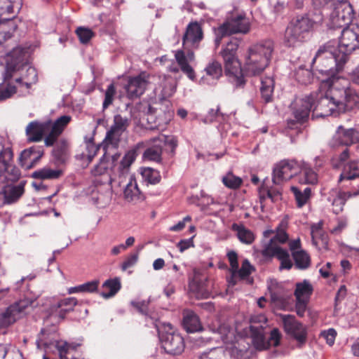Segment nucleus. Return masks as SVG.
Listing matches in <instances>:
<instances>
[{
    "label": "nucleus",
    "instance_id": "f257e3e1",
    "mask_svg": "<svg viewBox=\"0 0 359 359\" xmlns=\"http://www.w3.org/2000/svg\"><path fill=\"white\" fill-rule=\"evenodd\" d=\"M319 91L318 97H315L318 100L312 111L313 116H337L359 107V95L347 79L322 81Z\"/></svg>",
    "mask_w": 359,
    "mask_h": 359
},
{
    "label": "nucleus",
    "instance_id": "f03ea898",
    "mask_svg": "<svg viewBox=\"0 0 359 359\" xmlns=\"http://www.w3.org/2000/svg\"><path fill=\"white\" fill-rule=\"evenodd\" d=\"M359 46H323L320 48L313 60L317 70L328 76L325 81L339 78L336 74L341 72L349 60L350 55Z\"/></svg>",
    "mask_w": 359,
    "mask_h": 359
},
{
    "label": "nucleus",
    "instance_id": "7ed1b4c3",
    "mask_svg": "<svg viewBox=\"0 0 359 359\" xmlns=\"http://www.w3.org/2000/svg\"><path fill=\"white\" fill-rule=\"evenodd\" d=\"M27 47L15 46L6 55V71L4 74L5 88H0V102L11 97L16 93V87L10 82L13 74L28 63Z\"/></svg>",
    "mask_w": 359,
    "mask_h": 359
},
{
    "label": "nucleus",
    "instance_id": "20e7f679",
    "mask_svg": "<svg viewBox=\"0 0 359 359\" xmlns=\"http://www.w3.org/2000/svg\"><path fill=\"white\" fill-rule=\"evenodd\" d=\"M285 226L283 222H280L276 229V235L264 245L260 252L266 259L277 258L280 262V270H290L293 266L288 251L279 245V244L285 243L289 239V236L285 229Z\"/></svg>",
    "mask_w": 359,
    "mask_h": 359
},
{
    "label": "nucleus",
    "instance_id": "39448f33",
    "mask_svg": "<svg viewBox=\"0 0 359 359\" xmlns=\"http://www.w3.org/2000/svg\"><path fill=\"white\" fill-rule=\"evenodd\" d=\"M272 52L271 46L250 47L244 63L245 74L253 76L262 74L269 65Z\"/></svg>",
    "mask_w": 359,
    "mask_h": 359
},
{
    "label": "nucleus",
    "instance_id": "423d86ee",
    "mask_svg": "<svg viewBox=\"0 0 359 359\" xmlns=\"http://www.w3.org/2000/svg\"><path fill=\"white\" fill-rule=\"evenodd\" d=\"M315 103V95L312 93L309 95L295 97L290 105L292 118L287 120V128L297 129L299 126L306 123Z\"/></svg>",
    "mask_w": 359,
    "mask_h": 359
},
{
    "label": "nucleus",
    "instance_id": "0eeeda50",
    "mask_svg": "<svg viewBox=\"0 0 359 359\" xmlns=\"http://www.w3.org/2000/svg\"><path fill=\"white\" fill-rule=\"evenodd\" d=\"M237 48L231 46L224 48L219 54L222 57L224 65V73L229 81L236 88L243 87L245 84L243 70L237 55Z\"/></svg>",
    "mask_w": 359,
    "mask_h": 359
},
{
    "label": "nucleus",
    "instance_id": "6e6552de",
    "mask_svg": "<svg viewBox=\"0 0 359 359\" xmlns=\"http://www.w3.org/2000/svg\"><path fill=\"white\" fill-rule=\"evenodd\" d=\"M318 20H314L305 15H299L292 19L285 32L287 42L290 43L304 42L315 25L322 21L321 16H318Z\"/></svg>",
    "mask_w": 359,
    "mask_h": 359
},
{
    "label": "nucleus",
    "instance_id": "1a4fd4ad",
    "mask_svg": "<svg viewBox=\"0 0 359 359\" xmlns=\"http://www.w3.org/2000/svg\"><path fill=\"white\" fill-rule=\"evenodd\" d=\"M20 0H0V35L4 39H11L17 28L13 21L15 8L19 9Z\"/></svg>",
    "mask_w": 359,
    "mask_h": 359
},
{
    "label": "nucleus",
    "instance_id": "9d476101",
    "mask_svg": "<svg viewBox=\"0 0 359 359\" xmlns=\"http://www.w3.org/2000/svg\"><path fill=\"white\" fill-rule=\"evenodd\" d=\"M154 326L159 332L162 347L167 353L177 355L183 353L185 348L184 338L181 334L173 331L170 323L164 324V328L166 330L165 333L161 332L159 325L156 322Z\"/></svg>",
    "mask_w": 359,
    "mask_h": 359
},
{
    "label": "nucleus",
    "instance_id": "9b49d317",
    "mask_svg": "<svg viewBox=\"0 0 359 359\" xmlns=\"http://www.w3.org/2000/svg\"><path fill=\"white\" fill-rule=\"evenodd\" d=\"M333 11L330 15V26L332 29L349 26L354 18L352 6L345 0L333 4Z\"/></svg>",
    "mask_w": 359,
    "mask_h": 359
},
{
    "label": "nucleus",
    "instance_id": "f8f14e48",
    "mask_svg": "<svg viewBox=\"0 0 359 359\" xmlns=\"http://www.w3.org/2000/svg\"><path fill=\"white\" fill-rule=\"evenodd\" d=\"M130 125V119L121 114H116L114 116L113 123L107 131L104 138V148L111 146L116 148L121 140V136L126 132Z\"/></svg>",
    "mask_w": 359,
    "mask_h": 359
},
{
    "label": "nucleus",
    "instance_id": "ddd939ff",
    "mask_svg": "<svg viewBox=\"0 0 359 359\" xmlns=\"http://www.w3.org/2000/svg\"><path fill=\"white\" fill-rule=\"evenodd\" d=\"M250 330L252 342L258 349H267L271 346H278L280 344L281 334L278 328H273L270 333V337L266 339L262 325L250 326Z\"/></svg>",
    "mask_w": 359,
    "mask_h": 359
},
{
    "label": "nucleus",
    "instance_id": "4468645a",
    "mask_svg": "<svg viewBox=\"0 0 359 359\" xmlns=\"http://www.w3.org/2000/svg\"><path fill=\"white\" fill-rule=\"evenodd\" d=\"M299 172V163L295 161L283 160L275 165L272 181L279 185L290 180Z\"/></svg>",
    "mask_w": 359,
    "mask_h": 359
},
{
    "label": "nucleus",
    "instance_id": "2eb2a0df",
    "mask_svg": "<svg viewBox=\"0 0 359 359\" xmlns=\"http://www.w3.org/2000/svg\"><path fill=\"white\" fill-rule=\"evenodd\" d=\"M285 331L287 334L293 337L300 344L306 341L307 333L304 326L297 321L292 316H285L283 318Z\"/></svg>",
    "mask_w": 359,
    "mask_h": 359
},
{
    "label": "nucleus",
    "instance_id": "dca6fc26",
    "mask_svg": "<svg viewBox=\"0 0 359 359\" xmlns=\"http://www.w3.org/2000/svg\"><path fill=\"white\" fill-rule=\"evenodd\" d=\"M149 77L148 73L142 72L139 75L129 79L126 86V90L130 99L139 97L144 93L148 83Z\"/></svg>",
    "mask_w": 359,
    "mask_h": 359
},
{
    "label": "nucleus",
    "instance_id": "f3484780",
    "mask_svg": "<svg viewBox=\"0 0 359 359\" xmlns=\"http://www.w3.org/2000/svg\"><path fill=\"white\" fill-rule=\"evenodd\" d=\"M27 306L28 302L26 300H20L8 306L4 312L0 313V327H8L15 323Z\"/></svg>",
    "mask_w": 359,
    "mask_h": 359
},
{
    "label": "nucleus",
    "instance_id": "a211bd4d",
    "mask_svg": "<svg viewBox=\"0 0 359 359\" xmlns=\"http://www.w3.org/2000/svg\"><path fill=\"white\" fill-rule=\"evenodd\" d=\"M70 121L71 117L67 115L60 116L54 123L50 121L49 130L48 131L49 133L44 140L46 147H51L55 143Z\"/></svg>",
    "mask_w": 359,
    "mask_h": 359
},
{
    "label": "nucleus",
    "instance_id": "6ab92c4d",
    "mask_svg": "<svg viewBox=\"0 0 359 359\" xmlns=\"http://www.w3.org/2000/svg\"><path fill=\"white\" fill-rule=\"evenodd\" d=\"M226 22L232 34H248L250 30L251 24L245 13H232Z\"/></svg>",
    "mask_w": 359,
    "mask_h": 359
},
{
    "label": "nucleus",
    "instance_id": "aec40b11",
    "mask_svg": "<svg viewBox=\"0 0 359 359\" xmlns=\"http://www.w3.org/2000/svg\"><path fill=\"white\" fill-rule=\"evenodd\" d=\"M333 140L337 145L350 146L359 141L358 133L353 128H345L343 126H339L333 137Z\"/></svg>",
    "mask_w": 359,
    "mask_h": 359
},
{
    "label": "nucleus",
    "instance_id": "412c9836",
    "mask_svg": "<svg viewBox=\"0 0 359 359\" xmlns=\"http://www.w3.org/2000/svg\"><path fill=\"white\" fill-rule=\"evenodd\" d=\"M13 157L12 149L9 147L4 148L0 151V161H2L5 165V169L0 172V176L6 172L8 174L6 178L15 182L20 177V171L15 166L9 164V161L13 159Z\"/></svg>",
    "mask_w": 359,
    "mask_h": 359
},
{
    "label": "nucleus",
    "instance_id": "4be33fe9",
    "mask_svg": "<svg viewBox=\"0 0 359 359\" xmlns=\"http://www.w3.org/2000/svg\"><path fill=\"white\" fill-rule=\"evenodd\" d=\"M50 121L39 122L34 121L30 122L26 127V135L27 140L31 142H40L45 133L49 130Z\"/></svg>",
    "mask_w": 359,
    "mask_h": 359
},
{
    "label": "nucleus",
    "instance_id": "5701e85b",
    "mask_svg": "<svg viewBox=\"0 0 359 359\" xmlns=\"http://www.w3.org/2000/svg\"><path fill=\"white\" fill-rule=\"evenodd\" d=\"M77 302L75 297L62 299L50 306V316L63 320L69 312L74 310Z\"/></svg>",
    "mask_w": 359,
    "mask_h": 359
},
{
    "label": "nucleus",
    "instance_id": "b1692460",
    "mask_svg": "<svg viewBox=\"0 0 359 359\" xmlns=\"http://www.w3.org/2000/svg\"><path fill=\"white\" fill-rule=\"evenodd\" d=\"M203 39V31L201 25L197 21L189 22L182 38V45L186 43L198 44Z\"/></svg>",
    "mask_w": 359,
    "mask_h": 359
},
{
    "label": "nucleus",
    "instance_id": "393cba45",
    "mask_svg": "<svg viewBox=\"0 0 359 359\" xmlns=\"http://www.w3.org/2000/svg\"><path fill=\"white\" fill-rule=\"evenodd\" d=\"M120 154H115L111 156V161L113 164V168L116 169L120 174H124L126 171H128L130 166L135 161L137 156V149L133 148L128 151L121 161L116 164V162L120 158Z\"/></svg>",
    "mask_w": 359,
    "mask_h": 359
},
{
    "label": "nucleus",
    "instance_id": "a878e982",
    "mask_svg": "<svg viewBox=\"0 0 359 359\" xmlns=\"http://www.w3.org/2000/svg\"><path fill=\"white\" fill-rule=\"evenodd\" d=\"M182 326L187 332L190 333L199 332L203 330V326L198 316L191 310L184 311Z\"/></svg>",
    "mask_w": 359,
    "mask_h": 359
},
{
    "label": "nucleus",
    "instance_id": "bb28decb",
    "mask_svg": "<svg viewBox=\"0 0 359 359\" xmlns=\"http://www.w3.org/2000/svg\"><path fill=\"white\" fill-rule=\"evenodd\" d=\"M25 192V183L20 182L16 186L8 185L4 187L3 194L4 203L12 204L19 200Z\"/></svg>",
    "mask_w": 359,
    "mask_h": 359
},
{
    "label": "nucleus",
    "instance_id": "cd10ccee",
    "mask_svg": "<svg viewBox=\"0 0 359 359\" xmlns=\"http://www.w3.org/2000/svg\"><path fill=\"white\" fill-rule=\"evenodd\" d=\"M338 45H351L354 42L359 43V27L353 25L342 27Z\"/></svg>",
    "mask_w": 359,
    "mask_h": 359
},
{
    "label": "nucleus",
    "instance_id": "c85d7f7f",
    "mask_svg": "<svg viewBox=\"0 0 359 359\" xmlns=\"http://www.w3.org/2000/svg\"><path fill=\"white\" fill-rule=\"evenodd\" d=\"M189 286L190 290L195 294L197 298L207 299L210 297V292L205 282L198 276H194Z\"/></svg>",
    "mask_w": 359,
    "mask_h": 359
},
{
    "label": "nucleus",
    "instance_id": "c756f323",
    "mask_svg": "<svg viewBox=\"0 0 359 359\" xmlns=\"http://www.w3.org/2000/svg\"><path fill=\"white\" fill-rule=\"evenodd\" d=\"M124 197L128 201H135L142 199L137 181L133 175H130L129 181L124 189Z\"/></svg>",
    "mask_w": 359,
    "mask_h": 359
},
{
    "label": "nucleus",
    "instance_id": "7c9ffc66",
    "mask_svg": "<svg viewBox=\"0 0 359 359\" xmlns=\"http://www.w3.org/2000/svg\"><path fill=\"white\" fill-rule=\"evenodd\" d=\"M299 172L304 178L299 179V182L302 184H315L318 182V175L313 170L310 165L304 161L299 163Z\"/></svg>",
    "mask_w": 359,
    "mask_h": 359
},
{
    "label": "nucleus",
    "instance_id": "2f4dec72",
    "mask_svg": "<svg viewBox=\"0 0 359 359\" xmlns=\"http://www.w3.org/2000/svg\"><path fill=\"white\" fill-rule=\"evenodd\" d=\"M323 225L324 222L320 220L311 226L312 242L316 246L318 245L319 241H321L323 244L327 242V236L323 230Z\"/></svg>",
    "mask_w": 359,
    "mask_h": 359
},
{
    "label": "nucleus",
    "instance_id": "473e14b6",
    "mask_svg": "<svg viewBox=\"0 0 359 359\" xmlns=\"http://www.w3.org/2000/svg\"><path fill=\"white\" fill-rule=\"evenodd\" d=\"M43 149L41 147L33 146L25 149L20 155L21 160H30L31 166H34L43 155Z\"/></svg>",
    "mask_w": 359,
    "mask_h": 359
},
{
    "label": "nucleus",
    "instance_id": "72a5a7b5",
    "mask_svg": "<svg viewBox=\"0 0 359 359\" xmlns=\"http://www.w3.org/2000/svg\"><path fill=\"white\" fill-rule=\"evenodd\" d=\"M312 292L313 287L308 280H304L303 282L296 284L294 290L296 300L309 301Z\"/></svg>",
    "mask_w": 359,
    "mask_h": 359
},
{
    "label": "nucleus",
    "instance_id": "f704fd0d",
    "mask_svg": "<svg viewBox=\"0 0 359 359\" xmlns=\"http://www.w3.org/2000/svg\"><path fill=\"white\" fill-rule=\"evenodd\" d=\"M295 267L297 269L305 270L311 265L310 255L304 250L294 252L292 255Z\"/></svg>",
    "mask_w": 359,
    "mask_h": 359
},
{
    "label": "nucleus",
    "instance_id": "c9c22d12",
    "mask_svg": "<svg viewBox=\"0 0 359 359\" xmlns=\"http://www.w3.org/2000/svg\"><path fill=\"white\" fill-rule=\"evenodd\" d=\"M273 89L274 81L273 78L266 76L262 79L260 93L265 102L267 103L272 100Z\"/></svg>",
    "mask_w": 359,
    "mask_h": 359
},
{
    "label": "nucleus",
    "instance_id": "e433bc0d",
    "mask_svg": "<svg viewBox=\"0 0 359 359\" xmlns=\"http://www.w3.org/2000/svg\"><path fill=\"white\" fill-rule=\"evenodd\" d=\"M290 190L294 196L298 208H302L306 205L311 196L310 187H306L304 190H302L297 187L292 186Z\"/></svg>",
    "mask_w": 359,
    "mask_h": 359
},
{
    "label": "nucleus",
    "instance_id": "4c0bfd02",
    "mask_svg": "<svg viewBox=\"0 0 359 359\" xmlns=\"http://www.w3.org/2000/svg\"><path fill=\"white\" fill-rule=\"evenodd\" d=\"M121 287V282L118 278L109 279L102 285V289L107 290V292H102L101 296L106 299L111 297L120 290Z\"/></svg>",
    "mask_w": 359,
    "mask_h": 359
},
{
    "label": "nucleus",
    "instance_id": "58836bf2",
    "mask_svg": "<svg viewBox=\"0 0 359 359\" xmlns=\"http://www.w3.org/2000/svg\"><path fill=\"white\" fill-rule=\"evenodd\" d=\"M359 177V169L356 161H350L344 166L343 172L340 175L339 182L344 180H353Z\"/></svg>",
    "mask_w": 359,
    "mask_h": 359
},
{
    "label": "nucleus",
    "instance_id": "ea45409f",
    "mask_svg": "<svg viewBox=\"0 0 359 359\" xmlns=\"http://www.w3.org/2000/svg\"><path fill=\"white\" fill-rule=\"evenodd\" d=\"M232 229L237 232V236L239 241L245 244H251L255 240L254 233L243 225L233 224Z\"/></svg>",
    "mask_w": 359,
    "mask_h": 359
},
{
    "label": "nucleus",
    "instance_id": "a19ab883",
    "mask_svg": "<svg viewBox=\"0 0 359 359\" xmlns=\"http://www.w3.org/2000/svg\"><path fill=\"white\" fill-rule=\"evenodd\" d=\"M62 175L60 170H53L50 168H43L34 171L32 177L38 180H53L57 179Z\"/></svg>",
    "mask_w": 359,
    "mask_h": 359
},
{
    "label": "nucleus",
    "instance_id": "79ce46f5",
    "mask_svg": "<svg viewBox=\"0 0 359 359\" xmlns=\"http://www.w3.org/2000/svg\"><path fill=\"white\" fill-rule=\"evenodd\" d=\"M154 144L147 148L144 154L143 158L155 162H161L162 155V145L158 142H154Z\"/></svg>",
    "mask_w": 359,
    "mask_h": 359
},
{
    "label": "nucleus",
    "instance_id": "37998d69",
    "mask_svg": "<svg viewBox=\"0 0 359 359\" xmlns=\"http://www.w3.org/2000/svg\"><path fill=\"white\" fill-rule=\"evenodd\" d=\"M255 270L248 259L243 261L241 269H237L236 273L241 280H247L250 284L253 283V279L250 278V274Z\"/></svg>",
    "mask_w": 359,
    "mask_h": 359
},
{
    "label": "nucleus",
    "instance_id": "c03bdc74",
    "mask_svg": "<svg viewBox=\"0 0 359 359\" xmlns=\"http://www.w3.org/2000/svg\"><path fill=\"white\" fill-rule=\"evenodd\" d=\"M37 81V74L34 68L28 67L27 68V75L25 76L18 78L15 82L21 86H25L27 89L30 88L32 83Z\"/></svg>",
    "mask_w": 359,
    "mask_h": 359
},
{
    "label": "nucleus",
    "instance_id": "a18cd8bd",
    "mask_svg": "<svg viewBox=\"0 0 359 359\" xmlns=\"http://www.w3.org/2000/svg\"><path fill=\"white\" fill-rule=\"evenodd\" d=\"M222 182L226 187L234 190L240 188L243 184V180L234 175L232 172H229L223 176Z\"/></svg>",
    "mask_w": 359,
    "mask_h": 359
},
{
    "label": "nucleus",
    "instance_id": "49530a36",
    "mask_svg": "<svg viewBox=\"0 0 359 359\" xmlns=\"http://www.w3.org/2000/svg\"><path fill=\"white\" fill-rule=\"evenodd\" d=\"M154 142H158L162 146L164 144L170 149L171 156L175 155L177 147V139L174 136L159 135L154 139Z\"/></svg>",
    "mask_w": 359,
    "mask_h": 359
},
{
    "label": "nucleus",
    "instance_id": "de8ad7c7",
    "mask_svg": "<svg viewBox=\"0 0 359 359\" xmlns=\"http://www.w3.org/2000/svg\"><path fill=\"white\" fill-rule=\"evenodd\" d=\"M142 178L148 183L156 184L161 180L160 172L151 168H144L142 171Z\"/></svg>",
    "mask_w": 359,
    "mask_h": 359
},
{
    "label": "nucleus",
    "instance_id": "09e8293b",
    "mask_svg": "<svg viewBox=\"0 0 359 359\" xmlns=\"http://www.w3.org/2000/svg\"><path fill=\"white\" fill-rule=\"evenodd\" d=\"M75 33L81 43L86 44L95 37V33L90 28L85 27H79Z\"/></svg>",
    "mask_w": 359,
    "mask_h": 359
},
{
    "label": "nucleus",
    "instance_id": "8fccbe9b",
    "mask_svg": "<svg viewBox=\"0 0 359 359\" xmlns=\"http://www.w3.org/2000/svg\"><path fill=\"white\" fill-rule=\"evenodd\" d=\"M130 304L142 315H144L147 318H149L151 320H155V322L154 324L156 322L157 320L155 318V317L152 316L151 314L149 312V302L146 300L143 301H132L130 302Z\"/></svg>",
    "mask_w": 359,
    "mask_h": 359
},
{
    "label": "nucleus",
    "instance_id": "3c124183",
    "mask_svg": "<svg viewBox=\"0 0 359 359\" xmlns=\"http://www.w3.org/2000/svg\"><path fill=\"white\" fill-rule=\"evenodd\" d=\"M207 75L212 79H218L222 75V68L221 64L215 60L210 62L205 69Z\"/></svg>",
    "mask_w": 359,
    "mask_h": 359
},
{
    "label": "nucleus",
    "instance_id": "603ef678",
    "mask_svg": "<svg viewBox=\"0 0 359 359\" xmlns=\"http://www.w3.org/2000/svg\"><path fill=\"white\" fill-rule=\"evenodd\" d=\"M183 56L180 55L177 58V64L180 67L181 71L187 75V76L191 81H195L196 79V73L193 67L189 63L185 62L183 60Z\"/></svg>",
    "mask_w": 359,
    "mask_h": 359
},
{
    "label": "nucleus",
    "instance_id": "864d4df0",
    "mask_svg": "<svg viewBox=\"0 0 359 359\" xmlns=\"http://www.w3.org/2000/svg\"><path fill=\"white\" fill-rule=\"evenodd\" d=\"M116 94V90L115 85L114 83H111L107 86V88L105 91L104 100L102 103V108L104 110L112 104Z\"/></svg>",
    "mask_w": 359,
    "mask_h": 359
},
{
    "label": "nucleus",
    "instance_id": "5fc2aeb1",
    "mask_svg": "<svg viewBox=\"0 0 359 359\" xmlns=\"http://www.w3.org/2000/svg\"><path fill=\"white\" fill-rule=\"evenodd\" d=\"M215 42L216 45H219L221 43L222 38L232 34L231 31L229 28L226 22H224L218 28L215 29Z\"/></svg>",
    "mask_w": 359,
    "mask_h": 359
},
{
    "label": "nucleus",
    "instance_id": "6e6d98bb",
    "mask_svg": "<svg viewBox=\"0 0 359 359\" xmlns=\"http://www.w3.org/2000/svg\"><path fill=\"white\" fill-rule=\"evenodd\" d=\"M53 156L59 163H64L67 159V147L65 144L56 147L53 151Z\"/></svg>",
    "mask_w": 359,
    "mask_h": 359
},
{
    "label": "nucleus",
    "instance_id": "4d7b16f0",
    "mask_svg": "<svg viewBox=\"0 0 359 359\" xmlns=\"http://www.w3.org/2000/svg\"><path fill=\"white\" fill-rule=\"evenodd\" d=\"M109 168V163L101 160L100 163L92 170V174L95 176L102 175L107 172Z\"/></svg>",
    "mask_w": 359,
    "mask_h": 359
},
{
    "label": "nucleus",
    "instance_id": "13d9d810",
    "mask_svg": "<svg viewBox=\"0 0 359 359\" xmlns=\"http://www.w3.org/2000/svg\"><path fill=\"white\" fill-rule=\"evenodd\" d=\"M182 55L183 56V60L185 62L190 63L194 61L195 60V55L193 51L188 50H179L176 51L175 54V60L177 62L178 57Z\"/></svg>",
    "mask_w": 359,
    "mask_h": 359
},
{
    "label": "nucleus",
    "instance_id": "bf43d9fd",
    "mask_svg": "<svg viewBox=\"0 0 359 359\" xmlns=\"http://www.w3.org/2000/svg\"><path fill=\"white\" fill-rule=\"evenodd\" d=\"M138 253H132L129 255L121 264V269L123 271H126L130 267L133 266L137 262Z\"/></svg>",
    "mask_w": 359,
    "mask_h": 359
},
{
    "label": "nucleus",
    "instance_id": "052dcab7",
    "mask_svg": "<svg viewBox=\"0 0 359 359\" xmlns=\"http://www.w3.org/2000/svg\"><path fill=\"white\" fill-rule=\"evenodd\" d=\"M296 76L298 82L305 85L310 83L311 79V72L307 69H299Z\"/></svg>",
    "mask_w": 359,
    "mask_h": 359
},
{
    "label": "nucleus",
    "instance_id": "680f3d73",
    "mask_svg": "<svg viewBox=\"0 0 359 359\" xmlns=\"http://www.w3.org/2000/svg\"><path fill=\"white\" fill-rule=\"evenodd\" d=\"M226 257L231 266L230 271L235 272L238 268V254L233 250H230L227 252Z\"/></svg>",
    "mask_w": 359,
    "mask_h": 359
},
{
    "label": "nucleus",
    "instance_id": "e2e57ef3",
    "mask_svg": "<svg viewBox=\"0 0 359 359\" xmlns=\"http://www.w3.org/2000/svg\"><path fill=\"white\" fill-rule=\"evenodd\" d=\"M79 285L81 292H94L97 290L99 281L93 280Z\"/></svg>",
    "mask_w": 359,
    "mask_h": 359
},
{
    "label": "nucleus",
    "instance_id": "0e129e2a",
    "mask_svg": "<svg viewBox=\"0 0 359 359\" xmlns=\"http://www.w3.org/2000/svg\"><path fill=\"white\" fill-rule=\"evenodd\" d=\"M86 149H87V158L89 162L92 161L93 158L97 155L100 147L94 144L93 142H89L87 143L86 145Z\"/></svg>",
    "mask_w": 359,
    "mask_h": 359
},
{
    "label": "nucleus",
    "instance_id": "69168bd1",
    "mask_svg": "<svg viewBox=\"0 0 359 359\" xmlns=\"http://www.w3.org/2000/svg\"><path fill=\"white\" fill-rule=\"evenodd\" d=\"M250 326H260L262 325L264 327V330L265 329L267 324V318L264 314H257L251 317L250 318Z\"/></svg>",
    "mask_w": 359,
    "mask_h": 359
},
{
    "label": "nucleus",
    "instance_id": "338daca9",
    "mask_svg": "<svg viewBox=\"0 0 359 359\" xmlns=\"http://www.w3.org/2000/svg\"><path fill=\"white\" fill-rule=\"evenodd\" d=\"M321 335L325 339L327 344L332 346L334 343L335 338L337 336V332L333 328H330L327 330H325L321 333Z\"/></svg>",
    "mask_w": 359,
    "mask_h": 359
},
{
    "label": "nucleus",
    "instance_id": "774afa93",
    "mask_svg": "<svg viewBox=\"0 0 359 359\" xmlns=\"http://www.w3.org/2000/svg\"><path fill=\"white\" fill-rule=\"evenodd\" d=\"M55 347L59 352L60 358L67 359L66 354L69 351L70 345L66 341H57Z\"/></svg>",
    "mask_w": 359,
    "mask_h": 359
}]
</instances>
